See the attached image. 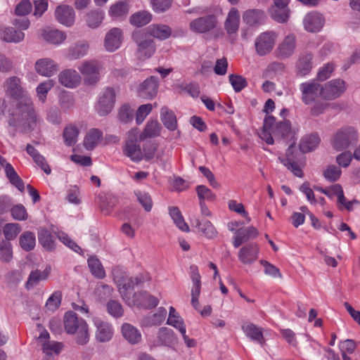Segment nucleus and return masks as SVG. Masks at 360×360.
Instances as JSON below:
<instances>
[{"mask_svg": "<svg viewBox=\"0 0 360 360\" xmlns=\"http://www.w3.org/2000/svg\"><path fill=\"white\" fill-rule=\"evenodd\" d=\"M258 135L269 145L274 143L273 136L283 140L290 138V145L294 139L297 140L292 131L290 122L282 116L277 117L272 115H266L263 127L258 132Z\"/></svg>", "mask_w": 360, "mask_h": 360, "instance_id": "nucleus-1", "label": "nucleus"}, {"mask_svg": "<svg viewBox=\"0 0 360 360\" xmlns=\"http://www.w3.org/2000/svg\"><path fill=\"white\" fill-rule=\"evenodd\" d=\"M113 281L118 288V291L124 302L129 299L132 295L129 292L133 290L135 286L143 283L144 278L141 275L135 277H128L124 272L116 267L112 269Z\"/></svg>", "mask_w": 360, "mask_h": 360, "instance_id": "nucleus-2", "label": "nucleus"}, {"mask_svg": "<svg viewBox=\"0 0 360 360\" xmlns=\"http://www.w3.org/2000/svg\"><path fill=\"white\" fill-rule=\"evenodd\" d=\"M132 39L137 46L136 56L141 60L150 58L155 52L154 41L143 30L134 32Z\"/></svg>", "mask_w": 360, "mask_h": 360, "instance_id": "nucleus-3", "label": "nucleus"}, {"mask_svg": "<svg viewBox=\"0 0 360 360\" xmlns=\"http://www.w3.org/2000/svg\"><path fill=\"white\" fill-rule=\"evenodd\" d=\"M190 271L191 278L193 281V288L191 289V304L200 312L202 316H208L212 313V307L210 305H206L202 310L200 309L198 297L200 294L201 276L199 274L198 269L196 266L191 265L190 266Z\"/></svg>", "mask_w": 360, "mask_h": 360, "instance_id": "nucleus-4", "label": "nucleus"}, {"mask_svg": "<svg viewBox=\"0 0 360 360\" xmlns=\"http://www.w3.org/2000/svg\"><path fill=\"white\" fill-rule=\"evenodd\" d=\"M278 39V34L273 30H267L260 33L255 39L256 53L264 56L274 49Z\"/></svg>", "mask_w": 360, "mask_h": 360, "instance_id": "nucleus-5", "label": "nucleus"}, {"mask_svg": "<svg viewBox=\"0 0 360 360\" xmlns=\"http://www.w3.org/2000/svg\"><path fill=\"white\" fill-rule=\"evenodd\" d=\"M357 138V133L353 127H345L335 133L332 143L335 150H342L355 144Z\"/></svg>", "mask_w": 360, "mask_h": 360, "instance_id": "nucleus-6", "label": "nucleus"}, {"mask_svg": "<svg viewBox=\"0 0 360 360\" xmlns=\"http://www.w3.org/2000/svg\"><path fill=\"white\" fill-rule=\"evenodd\" d=\"M139 131L134 128L128 132L127 140L124 147V154L129 157L132 161L139 162L142 160L143 155L139 144Z\"/></svg>", "mask_w": 360, "mask_h": 360, "instance_id": "nucleus-7", "label": "nucleus"}, {"mask_svg": "<svg viewBox=\"0 0 360 360\" xmlns=\"http://www.w3.org/2000/svg\"><path fill=\"white\" fill-rule=\"evenodd\" d=\"M100 63L95 60L83 61L78 67L84 83L88 85H95L100 80Z\"/></svg>", "mask_w": 360, "mask_h": 360, "instance_id": "nucleus-8", "label": "nucleus"}, {"mask_svg": "<svg viewBox=\"0 0 360 360\" xmlns=\"http://www.w3.org/2000/svg\"><path fill=\"white\" fill-rule=\"evenodd\" d=\"M116 93L112 87H106L103 89L98 97L95 105L96 110L98 112H110L115 106Z\"/></svg>", "mask_w": 360, "mask_h": 360, "instance_id": "nucleus-9", "label": "nucleus"}, {"mask_svg": "<svg viewBox=\"0 0 360 360\" xmlns=\"http://www.w3.org/2000/svg\"><path fill=\"white\" fill-rule=\"evenodd\" d=\"M295 140L294 139L292 143L289 145V147L286 152V157L283 158H279L281 162L290 170L293 174L297 177L302 178L304 176V172L302 168L304 165L302 162L297 160L294 155Z\"/></svg>", "mask_w": 360, "mask_h": 360, "instance_id": "nucleus-10", "label": "nucleus"}, {"mask_svg": "<svg viewBox=\"0 0 360 360\" xmlns=\"http://www.w3.org/2000/svg\"><path fill=\"white\" fill-rule=\"evenodd\" d=\"M129 306H137L146 309L155 307L159 300L157 297L148 294L146 291H140L132 294L125 302Z\"/></svg>", "mask_w": 360, "mask_h": 360, "instance_id": "nucleus-11", "label": "nucleus"}, {"mask_svg": "<svg viewBox=\"0 0 360 360\" xmlns=\"http://www.w3.org/2000/svg\"><path fill=\"white\" fill-rule=\"evenodd\" d=\"M300 89L302 92V100L307 104L311 103L319 96L323 98V86L314 80L302 83Z\"/></svg>", "mask_w": 360, "mask_h": 360, "instance_id": "nucleus-12", "label": "nucleus"}, {"mask_svg": "<svg viewBox=\"0 0 360 360\" xmlns=\"http://www.w3.org/2000/svg\"><path fill=\"white\" fill-rule=\"evenodd\" d=\"M217 19L214 15L196 18L190 23L191 30L198 33H206L215 28Z\"/></svg>", "mask_w": 360, "mask_h": 360, "instance_id": "nucleus-13", "label": "nucleus"}, {"mask_svg": "<svg viewBox=\"0 0 360 360\" xmlns=\"http://www.w3.org/2000/svg\"><path fill=\"white\" fill-rule=\"evenodd\" d=\"M58 82L68 89L77 88L81 83V75L74 69H65L58 75Z\"/></svg>", "mask_w": 360, "mask_h": 360, "instance_id": "nucleus-14", "label": "nucleus"}, {"mask_svg": "<svg viewBox=\"0 0 360 360\" xmlns=\"http://www.w3.org/2000/svg\"><path fill=\"white\" fill-rule=\"evenodd\" d=\"M159 80L155 76H150L146 79L139 86V95L146 99H151L156 96L158 92Z\"/></svg>", "mask_w": 360, "mask_h": 360, "instance_id": "nucleus-15", "label": "nucleus"}, {"mask_svg": "<svg viewBox=\"0 0 360 360\" xmlns=\"http://www.w3.org/2000/svg\"><path fill=\"white\" fill-rule=\"evenodd\" d=\"M58 65L49 58L38 59L34 63L35 71L41 76L51 77L58 71Z\"/></svg>", "mask_w": 360, "mask_h": 360, "instance_id": "nucleus-16", "label": "nucleus"}, {"mask_svg": "<svg viewBox=\"0 0 360 360\" xmlns=\"http://www.w3.org/2000/svg\"><path fill=\"white\" fill-rule=\"evenodd\" d=\"M346 90L345 82L336 79L330 80L323 86V98L327 100L338 98Z\"/></svg>", "mask_w": 360, "mask_h": 360, "instance_id": "nucleus-17", "label": "nucleus"}, {"mask_svg": "<svg viewBox=\"0 0 360 360\" xmlns=\"http://www.w3.org/2000/svg\"><path fill=\"white\" fill-rule=\"evenodd\" d=\"M296 48V38L292 34L287 35L276 50V57L287 59L292 56Z\"/></svg>", "mask_w": 360, "mask_h": 360, "instance_id": "nucleus-18", "label": "nucleus"}, {"mask_svg": "<svg viewBox=\"0 0 360 360\" xmlns=\"http://www.w3.org/2000/svg\"><path fill=\"white\" fill-rule=\"evenodd\" d=\"M259 246L255 243L247 244L242 247L238 252V259L245 265H251L258 258Z\"/></svg>", "mask_w": 360, "mask_h": 360, "instance_id": "nucleus-19", "label": "nucleus"}, {"mask_svg": "<svg viewBox=\"0 0 360 360\" xmlns=\"http://www.w3.org/2000/svg\"><path fill=\"white\" fill-rule=\"evenodd\" d=\"M89 50V44L86 40H79L65 51V58L69 60H79L84 57Z\"/></svg>", "mask_w": 360, "mask_h": 360, "instance_id": "nucleus-20", "label": "nucleus"}, {"mask_svg": "<svg viewBox=\"0 0 360 360\" xmlns=\"http://www.w3.org/2000/svg\"><path fill=\"white\" fill-rule=\"evenodd\" d=\"M96 327L95 338L99 342H106L110 341L113 336V328L107 321L100 319L94 320Z\"/></svg>", "mask_w": 360, "mask_h": 360, "instance_id": "nucleus-21", "label": "nucleus"}, {"mask_svg": "<svg viewBox=\"0 0 360 360\" xmlns=\"http://www.w3.org/2000/svg\"><path fill=\"white\" fill-rule=\"evenodd\" d=\"M123 32L121 29L114 27L105 34L104 46L108 52H114L118 49L122 41Z\"/></svg>", "mask_w": 360, "mask_h": 360, "instance_id": "nucleus-22", "label": "nucleus"}, {"mask_svg": "<svg viewBox=\"0 0 360 360\" xmlns=\"http://www.w3.org/2000/svg\"><path fill=\"white\" fill-rule=\"evenodd\" d=\"M38 340L41 343L43 352L49 357L53 354H58L63 346L61 342L49 340V333L45 330L40 333Z\"/></svg>", "mask_w": 360, "mask_h": 360, "instance_id": "nucleus-23", "label": "nucleus"}, {"mask_svg": "<svg viewBox=\"0 0 360 360\" xmlns=\"http://www.w3.org/2000/svg\"><path fill=\"white\" fill-rule=\"evenodd\" d=\"M304 29L309 32H317L324 25L323 15L316 12L307 13L303 19Z\"/></svg>", "mask_w": 360, "mask_h": 360, "instance_id": "nucleus-24", "label": "nucleus"}, {"mask_svg": "<svg viewBox=\"0 0 360 360\" xmlns=\"http://www.w3.org/2000/svg\"><path fill=\"white\" fill-rule=\"evenodd\" d=\"M4 87L6 94L14 99L27 92L22 86L20 78L16 76H12L6 79Z\"/></svg>", "mask_w": 360, "mask_h": 360, "instance_id": "nucleus-25", "label": "nucleus"}, {"mask_svg": "<svg viewBox=\"0 0 360 360\" xmlns=\"http://www.w3.org/2000/svg\"><path fill=\"white\" fill-rule=\"evenodd\" d=\"M177 338L173 331L167 328L163 327L158 330L156 337L152 342L153 347L171 346L176 342Z\"/></svg>", "mask_w": 360, "mask_h": 360, "instance_id": "nucleus-26", "label": "nucleus"}, {"mask_svg": "<svg viewBox=\"0 0 360 360\" xmlns=\"http://www.w3.org/2000/svg\"><path fill=\"white\" fill-rule=\"evenodd\" d=\"M55 15L56 20L66 27H71L75 22V13L71 6H58L56 9Z\"/></svg>", "mask_w": 360, "mask_h": 360, "instance_id": "nucleus-27", "label": "nucleus"}, {"mask_svg": "<svg viewBox=\"0 0 360 360\" xmlns=\"http://www.w3.org/2000/svg\"><path fill=\"white\" fill-rule=\"evenodd\" d=\"M313 54L306 52L301 54L296 63V73L300 76L308 75L313 68Z\"/></svg>", "mask_w": 360, "mask_h": 360, "instance_id": "nucleus-28", "label": "nucleus"}, {"mask_svg": "<svg viewBox=\"0 0 360 360\" xmlns=\"http://www.w3.org/2000/svg\"><path fill=\"white\" fill-rule=\"evenodd\" d=\"M259 233L254 226H248L244 229H239L236 231V236L233 238V245L236 248L242 243L257 237Z\"/></svg>", "mask_w": 360, "mask_h": 360, "instance_id": "nucleus-29", "label": "nucleus"}, {"mask_svg": "<svg viewBox=\"0 0 360 360\" xmlns=\"http://www.w3.org/2000/svg\"><path fill=\"white\" fill-rule=\"evenodd\" d=\"M150 37H155L160 40L168 39L172 34V29L166 25L161 24H153L143 30Z\"/></svg>", "mask_w": 360, "mask_h": 360, "instance_id": "nucleus-30", "label": "nucleus"}, {"mask_svg": "<svg viewBox=\"0 0 360 360\" xmlns=\"http://www.w3.org/2000/svg\"><path fill=\"white\" fill-rule=\"evenodd\" d=\"M84 319L78 317L77 314L72 311H67L63 318L65 330L68 334H74L80 328Z\"/></svg>", "mask_w": 360, "mask_h": 360, "instance_id": "nucleus-31", "label": "nucleus"}, {"mask_svg": "<svg viewBox=\"0 0 360 360\" xmlns=\"http://www.w3.org/2000/svg\"><path fill=\"white\" fill-rule=\"evenodd\" d=\"M41 35L42 39L46 42L54 45L61 44L67 38L65 32L49 27L43 29Z\"/></svg>", "mask_w": 360, "mask_h": 360, "instance_id": "nucleus-32", "label": "nucleus"}, {"mask_svg": "<svg viewBox=\"0 0 360 360\" xmlns=\"http://www.w3.org/2000/svg\"><path fill=\"white\" fill-rule=\"evenodd\" d=\"M290 9L288 6L273 4L269 9L270 17L278 23H285L290 18Z\"/></svg>", "mask_w": 360, "mask_h": 360, "instance_id": "nucleus-33", "label": "nucleus"}, {"mask_svg": "<svg viewBox=\"0 0 360 360\" xmlns=\"http://www.w3.org/2000/svg\"><path fill=\"white\" fill-rule=\"evenodd\" d=\"M167 314V310L164 307H160L156 313L143 317L141 325L145 327L160 325L165 320Z\"/></svg>", "mask_w": 360, "mask_h": 360, "instance_id": "nucleus-34", "label": "nucleus"}, {"mask_svg": "<svg viewBox=\"0 0 360 360\" xmlns=\"http://www.w3.org/2000/svg\"><path fill=\"white\" fill-rule=\"evenodd\" d=\"M243 18L244 22L248 25L256 26L264 22L265 15L262 10L250 9L243 13Z\"/></svg>", "mask_w": 360, "mask_h": 360, "instance_id": "nucleus-35", "label": "nucleus"}, {"mask_svg": "<svg viewBox=\"0 0 360 360\" xmlns=\"http://www.w3.org/2000/svg\"><path fill=\"white\" fill-rule=\"evenodd\" d=\"M239 22V12L236 8H232L229 11L227 18L224 23V27L226 30V32L229 34L236 33L238 30Z\"/></svg>", "mask_w": 360, "mask_h": 360, "instance_id": "nucleus-36", "label": "nucleus"}, {"mask_svg": "<svg viewBox=\"0 0 360 360\" xmlns=\"http://www.w3.org/2000/svg\"><path fill=\"white\" fill-rule=\"evenodd\" d=\"M98 200L100 209L105 215L110 214L117 202V198L111 194H101L98 196Z\"/></svg>", "mask_w": 360, "mask_h": 360, "instance_id": "nucleus-37", "label": "nucleus"}, {"mask_svg": "<svg viewBox=\"0 0 360 360\" xmlns=\"http://www.w3.org/2000/svg\"><path fill=\"white\" fill-rule=\"evenodd\" d=\"M122 334L124 339L131 344H136L141 340V334L139 330L127 323L122 326Z\"/></svg>", "mask_w": 360, "mask_h": 360, "instance_id": "nucleus-38", "label": "nucleus"}, {"mask_svg": "<svg viewBox=\"0 0 360 360\" xmlns=\"http://www.w3.org/2000/svg\"><path fill=\"white\" fill-rule=\"evenodd\" d=\"M242 329L245 335L250 339L257 341L260 344L264 342L262 329L252 323H246L242 326Z\"/></svg>", "mask_w": 360, "mask_h": 360, "instance_id": "nucleus-39", "label": "nucleus"}, {"mask_svg": "<svg viewBox=\"0 0 360 360\" xmlns=\"http://www.w3.org/2000/svg\"><path fill=\"white\" fill-rule=\"evenodd\" d=\"M161 129L162 127L159 122L155 120L149 121L143 132L139 135V140L143 141L148 138L159 136L160 135Z\"/></svg>", "mask_w": 360, "mask_h": 360, "instance_id": "nucleus-40", "label": "nucleus"}, {"mask_svg": "<svg viewBox=\"0 0 360 360\" xmlns=\"http://www.w3.org/2000/svg\"><path fill=\"white\" fill-rule=\"evenodd\" d=\"M195 227L198 231L208 239L215 238L218 232L212 223L209 220H196Z\"/></svg>", "mask_w": 360, "mask_h": 360, "instance_id": "nucleus-41", "label": "nucleus"}, {"mask_svg": "<svg viewBox=\"0 0 360 360\" xmlns=\"http://www.w3.org/2000/svg\"><path fill=\"white\" fill-rule=\"evenodd\" d=\"M320 143L317 135L310 134L304 136L300 143V149L303 153H309L314 150Z\"/></svg>", "mask_w": 360, "mask_h": 360, "instance_id": "nucleus-42", "label": "nucleus"}, {"mask_svg": "<svg viewBox=\"0 0 360 360\" xmlns=\"http://www.w3.org/2000/svg\"><path fill=\"white\" fill-rule=\"evenodd\" d=\"M152 20V15L146 11H141L132 14L129 18L130 23L135 27H143Z\"/></svg>", "mask_w": 360, "mask_h": 360, "instance_id": "nucleus-43", "label": "nucleus"}, {"mask_svg": "<svg viewBox=\"0 0 360 360\" xmlns=\"http://www.w3.org/2000/svg\"><path fill=\"white\" fill-rule=\"evenodd\" d=\"M129 10L128 1H118L112 4L109 9V14L114 18H125Z\"/></svg>", "mask_w": 360, "mask_h": 360, "instance_id": "nucleus-44", "label": "nucleus"}, {"mask_svg": "<svg viewBox=\"0 0 360 360\" xmlns=\"http://www.w3.org/2000/svg\"><path fill=\"white\" fill-rule=\"evenodd\" d=\"M102 137V133L97 129H91L85 136L84 146L86 150H93Z\"/></svg>", "mask_w": 360, "mask_h": 360, "instance_id": "nucleus-45", "label": "nucleus"}, {"mask_svg": "<svg viewBox=\"0 0 360 360\" xmlns=\"http://www.w3.org/2000/svg\"><path fill=\"white\" fill-rule=\"evenodd\" d=\"M15 100L18 101L16 108L20 112H33L34 111L33 101L27 92Z\"/></svg>", "mask_w": 360, "mask_h": 360, "instance_id": "nucleus-46", "label": "nucleus"}, {"mask_svg": "<svg viewBox=\"0 0 360 360\" xmlns=\"http://www.w3.org/2000/svg\"><path fill=\"white\" fill-rule=\"evenodd\" d=\"M4 170L6 176L10 183L16 187L20 191H23L25 188L24 182L17 174L13 167L11 165H6Z\"/></svg>", "mask_w": 360, "mask_h": 360, "instance_id": "nucleus-47", "label": "nucleus"}, {"mask_svg": "<svg viewBox=\"0 0 360 360\" xmlns=\"http://www.w3.org/2000/svg\"><path fill=\"white\" fill-rule=\"evenodd\" d=\"M49 274V272L46 270L39 271L37 269L35 271H32L29 276L27 281L26 282V288L29 290L36 286L39 281L46 279Z\"/></svg>", "mask_w": 360, "mask_h": 360, "instance_id": "nucleus-48", "label": "nucleus"}, {"mask_svg": "<svg viewBox=\"0 0 360 360\" xmlns=\"http://www.w3.org/2000/svg\"><path fill=\"white\" fill-rule=\"evenodd\" d=\"M79 131L77 128L72 125H67L63 130L64 143L68 146H72L77 141Z\"/></svg>", "mask_w": 360, "mask_h": 360, "instance_id": "nucleus-49", "label": "nucleus"}, {"mask_svg": "<svg viewBox=\"0 0 360 360\" xmlns=\"http://www.w3.org/2000/svg\"><path fill=\"white\" fill-rule=\"evenodd\" d=\"M104 14L101 11H91L85 16L87 26L94 29L98 27L103 20Z\"/></svg>", "mask_w": 360, "mask_h": 360, "instance_id": "nucleus-50", "label": "nucleus"}, {"mask_svg": "<svg viewBox=\"0 0 360 360\" xmlns=\"http://www.w3.org/2000/svg\"><path fill=\"white\" fill-rule=\"evenodd\" d=\"M38 239L39 243L46 250H52L54 249V241L49 231L45 229H41L38 232Z\"/></svg>", "mask_w": 360, "mask_h": 360, "instance_id": "nucleus-51", "label": "nucleus"}, {"mask_svg": "<svg viewBox=\"0 0 360 360\" xmlns=\"http://www.w3.org/2000/svg\"><path fill=\"white\" fill-rule=\"evenodd\" d=\"M88 266L91 273L98 278H103L105 276V270L99 261L95 257H91L88 259Z\"/></svg>", "mask_w": 360, "mask_h": 360, "instance_id": "nucleus-52", "label": "nucleus"}, {"mask_svg": "<svg viewBox=\"0 0 360 360\" xmlns=\"http://www.w3.org/2000/svg\"><path fill=\"white\" fill-rule=\"evenodd\" d=\"M25 38V34L13 27H8L4 32L3 39L7 42L18 43Z\"/></svg>", "mask_w": 360, "mask_h": 360, "instance_id": "nucleus-53", "label": "nucleus"}, {"mask_svg": "<svg viewBox=\"0 0 360 360\" xmlns=\"http://www.w3.org/2000/svg\"><path fill=\"white\" fill-rule=\"evenodd\" d=\"M75 341L78 345H86L90 338V334L89 333V327L86 322H82L80 325V328L75 332Z\"/></svg>", "mask_w": 360, "mask_h": 360, "instance_id": "nucleus-54", "label": "nucleus"}, {"mask_svg": "<svg viewBox=\"0 0 360 360\" xmlns=\"http://www.w3.org/2000/svg\"><path fill=\"white\" fill-rule=\"evenodd\" d=\"M19 243L24 250H32L35 246V236L31 231H26L20 236Z\"/></svg>", "mask_w": 360, "mask_h": 360, "instance_id": "nucleus-55", "label": "nucleus"}, {"mask_svg": "<svg viewBox=\"0 0 360 360\" xmlns=\"http://www.w3.org/2000/svg\"><path fill=\"white\" fill-rule=\"evenodd\" d=\"M108 313L114 318L118 319L123 316L124 309L121 303L115 300H110L106 303Z\"/></svg>", "mask_w": 360, "mask_h": 360, "instance_id": "nucleus-56", "label": "nucleus"}, {"mask_svg": "<svg viewBox=\"0 0 360 360\" xmlns=\"http://www.w3.org/2000/svg\"><path fill=\"white\" fill-rule=\"evenodd\" d=\"M55 81L53 79H47L41 82L36 89L37 95L39 101L44 102L48 92L53 87Z\"/></svg>", "mask_w": 360, "mask_h": 360, "instance_id": "nucleus-57", "label": "nucleus"}, {"mask_svg": "<svg viewBox=\"0 0 360 360\" xmlns=\"http://www.w3.org/2000/svg\"><path fill=\"white\" fill-rule=\"evenodd\" d=\"M199 202L205 200L214 202L217 199L216 195L207 186L199 185L195 188Z\"/></svg>", "mask_w": 360, "mask_h": 360, "instance_id": "nucleus-58", "label": "nucleus"}, {"mask_svg": "<svg viewBox=\"0 0 360 360\" xmlns=\"http://www.w3.org/2000/svg\"><path fill=\"white\" fill-rule=\"evenodd\" d=\"M229 79L234 91L237 93L240 92L248 86L247 80L241 75L231 74L229 75Z\"/></svg>", "mask_w": 360, "mask_h": 360, "instance_id": "nucleus-59", "label": "nucleus"}, {"mask_svg": "<svg viewBox=\"0 0 360 360\" xmlns=\"http://www.w3.org/2000/svg\"><path fill=\"white\" fill-rule=\"evenodd\" d=\"M62 300V292L60 291H55L47 300L46 302V308L48 311H54L60 305Z\"/></svg>", "mask_w": 360, "mask_h": 360, "instance_id": "nucleus-60", "label": "nucleus"}, {"mask_svg": "<svg viewBox=\"0 0 360 360\" xmlns=\"http://www.w3.org/2000/svg\"><path fill=\"white\" fill-rule=\"evenodd\" d=\"M13 258L12 246L9 241L3 240L0 243V259L4 262H9Z\"/></svg>", "mask_w": 360, "mask_h": 360, "instance_id": "nucleus-61", "label": "nucleus"}, {"mask_svg": "<svg viewBox=\"0 0 360 360\" xmlns=\"http://www.w3.org/2000/svg\"><path fill=\"white\" fill-rule=\"evenodd\" d=\"M341 173L342 172L339 167L330 165L323 172V176L330 182H334L339 179Z\"/></svg>", "mask_w": 360, "mask_h": 360, "instance_id": "nucleus-62", "label": "nucleus"}, {"mask_svg": "<svg viewBox=\"0 0 360 360\" xmlns=\"http://www.w3.org/2000/svg\"><path fill=\"white\" fill-rule=\"evenodd\" d=\"M335 70V64L333 63H328L321 67L317 73V79L323 82L328 79L332 72Z\"/></svg>", "mask_w": 360, "mask_h": 360, "instance_id": "nucleus-63", "label": "nucleus"}, {"mask_svg": "<svg viewBox=\"0 0 360 360\" xmlns=\"http://www.w3.org/2000/svg\"><path fill=\"white\" fill-rule=\"evenodd\" d=\"M20 231L18 224H7L4 227V234L8 240L14 239Z\"/></svg>", "mask_w": 360, "mask_h": 360, "instance_id": "nucleus-64", "label": "nucleus"}]
</instances>
